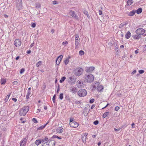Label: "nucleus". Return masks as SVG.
I'll list each match as a JSON object with an SVG mask.
<instances>
[{
    "label": "nucleus",
    "instance_id": "c9c22d12",
    "mask_svg": "<svg viewBox=\"0 0 146 146\" xmlns=\"http://www.w3.org/2000/svg\"><path fill=\"white\" fill-rule=\"evenodd\" d=\"M63 93H61L60 94V95H59V98L60 99L62 100L63 99Z\"/></svg>",
    "mask_w": 146,
    "mask_h": 146
},
{
    "label": "nucleus",
    "instance_id": "09e8293b",
    "mask_svg": "<svg viewBox=\"0 0 146 146\" xmlns=\"http://www.w3.org/2000/svg\"><path fill=\"white\" fill-rule=\"evenodd\" d=\"M36 25V24L35 23H33L31 25V27L33 28H35V27Z\"/></svg>",
    "mask_w": 146,
    "mask_h": 146
},
{
    "label": "nucleus",
    "instance_id": "72a5a7b5",
    "mask_svg": "<svg viewBox=\"0 0 146 146\" xmlns=\"http://www.w3.org/2000/svg\"><path fill=\"white\" fill-rule=\"evenodd\" d=\"M52 138H57L59 139H61V137H58L56 135H53Z\"/></svg>",
    "mask_w": 146,
    "mask_h": 146
},
{
    "label": "nucleus",
    "instance_id": "79ce46f5",
    "mask_svg": "<svg viewBox=\"0 0 146 146\" xmlns=\"http://www.w3.org/2000/svg\"><path fill=\"white\" fill-rule=\"evenodd\" d=\"M65 100H70L69 96H66L65 98Z\"/></svg>",
    "mask_w": 146,
    "mask_h": 146
},
{
    "label": "nucleus",
    "instance_id": "6e6d98bb",
    "mask_svg": "<svg viewBox=\"0 0 146 146\" xmlns=\"http://www.w3.org/2000/svg\"><path fill=\"white\" fill-rule=\"evenodd\" d=\"M57 62H56V64L57 65H59L60 63V61H59L58 60V61H57Z\"/></svg>",
    "mask_w": 146,
    "mask_h": 146
},
{
    "label": "nucleus",
    "instance_id": "49530a36",
    "mask_svg": "<svg viewBox=\"0 0 146 146\" xmlns=\"http://www.w3.org/2000/svg\"><path fill=\"white\" fill-rule=\"evenodd\" d=\"M139 73L140 74H142L144 72V71L143 70H139Z\"/></svg>",
    "mask_w": 146,
    "mask_h": 146
},
{
    "label": "nucleus",
    "instance_id": "4468645a",
    "mask_svg": "<svg viewBox=\"0 0 146 146\" xmlns=\"http://www.w3.org/2000/svg\"><path fill=\"white\" fill-rule=\"evenodd\" d=\"M69 124L71 127L74 128L77 127L79 125L78 123L75 121L72 122L71 123H69Z\"/></svg>",
    "mask_w": 146,
    "mask_h": 146
},
{
    "label": "nucleus",
    "instance_id": "393cba45",
    "mask_svg": "<svg viewBox=\"0 0 146 146\" xmlns=\"http://www.w3.org/2000/svg\"><path fill=\"white\" fill-rule=\"evenodd\" d=\"M133 3V1L132 0H128L127 1L128 5H131Z\"/></svg>",
    "mask_w": 146,
    "mask_h": 146
},
{
    "label": "nucleus",
    "instance_id": "7ed1b4c3",
    "mask_svg": "<svg viewBox=\"0 0 146 146\" xmlns=\"http://www.w3.org/2000/svg\"><path fill=\"white\" fill-rule=\"evenodd\" d=\"M84 70L81 68H77L73 70V72L76 76H79L83 72Z\"/></svg>",
    "mask_w": 146,
    "mask_h": 146
},
{
    "label": "nucleus",
    "instance_id": "864d4df0",
    "mask_svg": "<svg viewBox=\"0 0 146 146\" xmlns=\"http://www.w3.org/2000/svg\"><path fill=\"white\" fill-rule=\"evenodd\" d=\"M74 122L73 121V119L72 118H70V123H71L72 122Z\"/></svg>",
    "mask_w": 146,
    "mask_h": 146
},
{
    "label": "nucleus",
    "instance_id": "4be33fe9",
    "mask_svg": "<svg viewBox=\"0 0 146 146\" xmlns=\"http://www.w3.org/2000/svg\"><path fill=\"white\" fill-rule=\"evenodd\" d=\"M70 58V56H69L68 58H66V60L64 61V62L65 64L66 65H67V64L69 62V59Z\"/></svg>",
    "mask_w": 146,
    "mask_h": 146
},
{
    "label": "nucleus",
    "instance_id": "f03ea898",
    "mask_svg": "<svg viewBox=\"0 0 146 146\" xmlns=\"http://www.w3.org/2000/svg\"><path fill=\"white\" fill-rule=\"evenodd\" d=\"M86 81L87 82L91 83L93 82L94 80V76L91 74H86L85 76Z\"/></svg>",
    "mask_w": 146,
    "mask_h": 146
},
{
    "label": "nucleus",
    "instance_id": "338daca9",
    "mask_svg": "<svg viewBox=\"0 0 146 146\" xmlns=\"http://www.w3.org/2000/svg\"><path fill=\"white\" fill-rule=\"evenodd\" d=\"M138 50H139L138 49H137V50H135V53L136 54L138 53Z\"/></svg>",
    "mask_w": 146,
    "mask_h": 146
},
{
    "label": "nucleus",
    "instance_id": "37998d69",
    "mask_svg": "<svg viewBox=\"0 0 146 146\" xmlns=\"http://www.w3.org/2000/svg\"><path fill=\"white\" fill-rule=\"evenodd\" d=\"M25 71V69H24L23 68L21 69L20 71V73L21 74H22Z\"/></svg>",
    "mask_w": 146,
    "mask_h": 146
},
{
    "label": "nucleus",
    "instance_id": "3c124183",
    "mask_svg": "<svg viewBox=\"0 0 146 146\" xmlns=\"http://www.w3.org/2000/svg\"><path fill=\"white\" fill-rule=\"evenodd\" d=\"M13 84L14 85H16L17 84V82L16 81H15L13 82Z\"/></svg>",
    "mask_w": 146,
    "mask_h": 146
},
{
    "label": "nucleus",
    "instance_id": "a211bd4d",
    "mask_svg": "<svg viewBox=\"0 0 146 146\" xmlns=\"http://www.w3.org/2000/svg\"><path fill=\"white\" fill-rule=\"evenodd\" d=\"M69 79L71 80V82L73 84H75L76 81V78H73L71 76L69 77Z\"/></svg>",
    "mask_w": 146,
    "mask_h": 146
},
{
    "label": "nucleus",
    "instance_id": "412c9836",
    "mask_svg": "<svg viewBox=\"0 0 146 146\" xmlns=\"http://www.w3.org/2000/svg\"><path fill=\"white\" fill-rule=\"evenodd\" d=\"M136 11H135L133 10L129 13L128 15L130 16H133L134 15Z\"/></svg>",
    "mask_w": 146,
    "mask_h": 146
},
{
    "label": "nucleus",
    "instance_id": "a878e982",
    "mask_svg": "<svg viewBox=\"0 0 146 146\" xmlns=\"http://www.w3.org/2000/svg\"><path fill=\"white\" fill-rule=\"evenodd\" d=\"M141 37V35H135L133 36V38L134 39H139Z\"/></svg>",
    "mask_w": 146,
    "mask_h": 146
},
{
    "label": "nucleus",
    "instance_id": "f3484780",
    "mask_svg": "<svg viewBox=\"0 0 146 146\" xmlns=\"http://www.w3.org/2000/svg\"><path fill=\"white\" fill-rule=\"evenodd\" d=\"M63 128L62 127H60L57 129V131L58 133H60L63 132Z\"/></svg>",
    "mask_w": 146,
    "mask_h": 146
},
{
    "label": "nucleus",
    "instance_id": "a19ab883",
    "mask_svg": "<svg viewBox=\"0 0 146 146\" xmlns=\"http://www.w3.org/2000/svg\"><path fill=\"white\" fill-rule=\"evenodd\" d=\"M94 124L95 125H97L99 123V121L98 120H96L94 122Z\"/></svg>",
    "mask_w": 146,
    "mask_h": 146
},
{
    "label": "nucleus",
    "instance_id": "a18cd8bd",
    "mask_svg": "<svg viewBox=\"0 0 146 146\" xmlns=\"http://www.w3.org/2000/svg\"><path fill=\"white\" fill-rule=\"evenodd\" d=\"M55 98H56V95L55 94V95H54V96H53V97L52 98V101H53V102L54 103L55 102Z\"/></svg>",
    "mask_w": 146,
    "mask_h": 146
},
{
    "label": "nucleus",
    "instance_id": "4d7b16f0",
    "mask_svg": "<svg viewBox=\"0 0 146 146\" xmlns=\"http://www.w3.org/2000/svg\"><path fill=\"white\" fill-rule=\"evenodd\" d=\"M75 102L77 104H79L80 103V101H76Z\"/></svg>",
    "mask_w": 146,
    "mask_h": 146
},
{
    "label": "nucleus",
    "instance_id": "f257e3e1",
    "mask_svg": "<svg viewBox=\"0 0 146 146\" xmlns=\"http://www.w3.org/2000/svg\"><path fill=\"white\" fill-rule=\"evenodd\" d=\"M29 107L28 106H26L23 107L20 109L19 114L21 116H25L29 111Z\"/></svg>",
    "mask_w": 146,
    "mask_h": 146
},
{
    "label": "nucleus",
    "instance_id": "ea45409f",
    "mask_svg": "<svg viewBox=\"0 0 146 146\" xmlns=\"http://www.w3.org/2000/svg\"><path fill=\"white\" fill-rule=\"evenodd\" d=\"M92 87V90H95L96 88L97 87V86L95 84V85H93Z\"/></svg>",
    "mask_w": 146,
    "mask_h": 146
},
{
    "label": "nucleus",
    "instance_id": "c756f323",
    "mask_svg": "<svg viewBox=\"0 0 146 146\" xmlns=\"http://www.w3.org/2000/svg\"><path fill=\"white\" fill-rule=\"evenodd\" d=\"M66 78L65 76H63L61 78L60 80V82L61 83H62L63 82H64Z\"/></svg>",
    "mask_w": 146,
    "mask_h": 146
},
{
    "label": "nucleus",
    "instance_id": "0eeeda50",
    "mask_svg": "<svg viewBox=\"0 0 146 146\" xmlns=\"http://www.w3.org/2000/svg\"><path fill=\"white\" fill-rule=\"evenodd\" d=\"M80 42V38L78 35H75V48H78L79 43Z\"/></svg>",
    "mask_w": 146,
    "mask_h": 146
},
{
    "label": "nucleus",
    "instance_id": "ddd939ff",
    "mask_svg": "<svg viewBox=\"0 0 146 146\" xmlns=\"http://www.w3.org/2000/svg\"><path fill=\"white\" fill-rule=\"evenodd\" d=\"M55 141L54 140H51L49 139L48 141L47 145L46 146H54L55 145Z\"/></svg>",
    "mask_w": 146,
    "mask_h": 146
},
{
    "label": "nucleus",
    "instance_id": "774afa93",
    "mask_svg": "<svg viewBox=\"0 0 146 146\" xmlns=\"http://www.w3.org/2000/svg\"><path fill=\"white\" fill-rule=\"evenodd\" d=\"M53 3L54 5H55L57 4L56 1H53Z\"/></svg>",
    "mask_w": 146,
    "mask_h": 146
},
{
    "label": "nucleus",
    "instance_id": "423d86ee",
    "mask_svg": "<svg viewBox=\"0 0 146 146\" xmlns=\"http://www.w3.org/2000/svg\"><path fill=\"white\" fill-rule=\"evenodd\" d=\"M145 32V30L143 29L139 28L137 29L135 31L136 33L139 35H142Z\"/></svg>",
    "mask_w": 146,
    "mask_h": 146
},
{
    "label": "nucleus",
    "instance_id": "39448f33",
    "mask_svg": "<svg viewBox=\"0 0 146 146\" xmlns=\"http://www.w3.org/2000/svg\"><path fill=\"white\" fill-rule=\"evenodd\" d=\"M69 14L72 16V17L74 18L76 20L78 19V17L75 11L71 10L69 12Z\"/></svg>",
    "mask_w": 146,
    "mask_h": 146
},
{
    "label": "nucleus",
    "instance_id": "6e6552de",
    "mask_svg": "<svg viewBox=\"0 0 146 146\" xmlns=\"http://www.w3.org/2000/svg\"><path fill=\"white\" fill-rule=\"evenodd\" d=\"M48 141V138L47 137H45L44 139H42V146H46L47 145Z\"/></svg>",
    "mask_w": 146,
    "mask_h": 146
},
{
    "label": "nucleus",
    "instance_id": "7c9ffc66",
    "mask_svg": "<svg viewBox=\"0 0 146 146\" xmlns=\"http://www.w3.org/2000/svg\"><path fill=\"white\" fill-rule=\"evenodd\" d=\"M11 93H10L9 95H7V96H6V98L5 99V102H7L9 99V98L10 97V95H11Z\"/></svg>",
    "mask_w": 146,
    "mask_h": 146
},
{
    "label": "nucleus",
    "instance_id": "f704fd0d",
    "mask_svg": "<svg viewBox=\"0 0 146 146\" xmlns=\"http://www.w3.org/2000/svg\"><path fill=\"white\" fill-rule=\"evenodd\" d=\"M84 54V52L83 50H81L79 52V54L80 55H83Z\"/></svg>",
    "mask_w": 146,
    "mask_h": 146
},
{
    "label": "nucleus",
    "instance_id": "69168bd1",
    "mask_svg": "<svg viewBox=\"0 0 146 146\" xmlns=\"http://www.w3.org/2000/svg\"><path fill=\"white\" fill-rule=\"evenodd\" d=\"M134 125H135V124L134 123H132V124H131V126H132V128H135V127H134Z\"/></svg>",
    "mask_w": 146,
    "mask_h": 146
},
{
    "label": "nucleus",
    "instance_id": "680f3d73",
    "mask_svg": "<svg viewBox=\"0 0 146 146\" xmlns=\"http://www.w3.org/2000/svg\"><path fill=\"white\" fill-rule=\"evenodd\" d=\"M60 88H58L57 91V94H58L59 93V91L60 90Z\"/></svg>",
    "mask_w": 146,
    "mask_h": 146
},
{
    "label": "nucleus",
    "instance_id": "473e14b6",
    "mask_svg": "<svg viewBox=\"0 0 146 146\" xmlns=\"http://www.w3.org/2000/svg\"><path fill=\"white\" fill-rule=\"evenodd\" d=\"M45 127V125H42L40 127H38L37 129V130H42Z\"/></svg>",
    "mask_w": 146,
    "mask_h": 146
},
{
    "label": "nucleus",
    "instance_id": "dca6fc26",
    "mask_svg": "<svg viewBox=\"0 0 146 146\" xmlns=\"http://www.w3.org/2000/svg\"><path fill=\"white\" fill-rule=\"evenodd\" d=\"M42 143V139H37L35 142V143L37 145H38L41 143Z\"/></svg>",
    "mask_w": 146,
    "mask_h": 146
},
{
    "label": "nucleus",
    "instance_id": "0e129e2a",
    "mask_svg": "<svg viewBox=\"0 0 146 146\" xmlns=\"http://www.w3.org/2000/svg\"><path fill=\"white\" fill-rule=\"evenodd\" d=\"M31 92L30 91L28 90V92H27V95H30V94H31Z\"/></svg>",
    "mask_w": 146,
    "mask_h": 146
},
{
    "label": "nucleus",
    "instance_id": "e433bc0d",
    "mask_svg": "<svg viewBox=\"0 0 146 146\" xmlns=\"http://www.w3.org/2000/svg\"><path fill=\"white\" fill-rule=\"evenodd\" d=\"M88 133H85L84 134V135L83 136H84V137H85L84 138V141L85 142L86 141V139L87 138L86 136L88 135Z\"/></svg>",
    "mask_w": 146,
    "mask_h": 146
},
{
    "label": "nucleus",
    "instance_id": "c03bdc74",
    "mask_svg": "<svg viewBox=\"0 0 146 146\" xmlns=\"http://www.w3.org/2000/svg\"><path fill=\"white\" fill-rule=\"evenodd\" d=\"M94 99H92L90 100L89 102L90 103H92L94 102Z\"/></svg>",
    "mask_w": 146,
    "mask_h": 146
},
{
    "label": "nucleus",
    "instance_id": "20e7f679",
    "mask_svg": "<svg viewBox=\"0 0 146 146\" xmlns=\"http://www.w3.org/2000/svg\"><path fill=\"white\" fill-rule=\"evenodd\" d=\"M78 96L80 97H84L87 94L86 90L84 89H81L78 92Z\"/></svg>",
    "mask_w": 146,
    "mask_h": 146
},
{
    "label": "nucleus",
    "instance_id": "603ef678",
    "mask_svg": "<svg viewBox=\"0 0 146 146\" xmlns=\"http://www.w3.org/2000/svg\"><path fill=\"white\" fill-rule=\"evenodd\" d=\"M85 137H84V136H82V140L83 141V142L84 143H85L86 142L84 141Z\"/></svg>",
    "mask_w": 146,
    "mask_h": 146
},
{
    "label": "nucleus",
    "instance_id": "8fccbe9b",
    "mask_svg": "<svg viewBox=\"0 0 146 146\" xmlns=\"http://www.w3.org/2000/svg\"><path fill=\"white\" fill-rule=\"evenodd\" d=\"M68 42L67 41H65L64 42H63V43H62V44H64L65 45H66L67 44H68Z\"/></svg>",
    "mask_w": 146,
    "mask_h": 146
},
{
    "label": "nucleus",
    "instance_id": "bf43d9fd",
    "mask_svg": "<svg viewBox=\"0 0 146 146\" xmlns=\"http://www.w3.org/2000/svg\"><path fill=\"white\" fill-rule=\"evenodd\" d=\"M95 104H93L91 107V109H93L95 107Z\"/></svg>",
    "mask_w": 146,
    "mask_h": 146
},
{
    "label": "nucleus",
    "instance_id": "cd10ccee",
    "mask_svg": "<svg viewBox=\"0 0 146 146\" xmlns=\"http://www.w3.org/2000/svg\"><path fill=\"white\" fill-rule=\"evenodd\" d=\"M6 81L5 79H1V84L2 85L6 83Z\"/></svg>",
    "mask_w": 146,
    "mask_h": 146
},
{
    "label": "nucleus",
    "instance_id": "de8ad7c7",
    "mask_svg": "<svg viewBox=\"0 0 146 146\" xmlns=\"http://www.w3.org/2000/svg\"><path fill=\"white\" fill-rule=\"evenodd\" d=\"M119 109V108L118 106H116L115 108V110L116 111H117Z\"/></svg>",
    "mask_w": 146,
    "mask_h": 146
},
{
    "label": "nucleus",
    "instance_id": "2eb2a0df",
    "mask_svg": "<svg viewBox=\"0 0 146 146\" xmlns=\"http://www.w3.org/2000/svg\"><path fill=\"white\" fill-rule=\"evenodd\" d=\"M95 68L93 66L90 67L89 68H86V72L87 73L91 72L93 70H94Z\"/></svg>",
    "mask_w": 146,
    "mask_h": 146
},
{
    "label": "nucleus",
    "instance_id": "4c0bfd02",
    "mask_svg": "<svg viewBox=\"0 0 146 146\" xmlns=\"http://www.w3.org/2000/svg\"><path fill=\"white\" fill-rule=\"evenodd\" d=\"M41 63H42V62L41 61H39L36 64V66H37V67H39Z\"/></svg>",
    "mask_w": 146,
    "mask_h": 146
},
{
    "label": "nucleus",
    "instance_id": "1a4fd4ad",
    "mask_svg": "<svg viewBox=\"0 0 146 146\" xmlns=\"http://www.w3.org/2000/svg\"><path fill=\"white\" fill-rule=\"evenodd\" d=\"M96 85L97 86V89L98 91L100 92L101 91V90L103 88V86L102 85H99L100 83L99 82H96L95 83Z\"/></svg>",
    "mask_w": 146,
    "mask_h": 146
},
{
    "label": "nucleus",
    "instance_id": "58836bf2",
    "mask_svg": "<svg viewBox=\"0 0 146 146\" xmlns=\"http://www.w3.org/2000/svg\"><path fill=\"white\" fill-rule=\"evenodd\" d=\"M32 121L35 123H38L37 120L35 118H33L32 119Z\"/></svg>",
    "mask_w": 146,
    "mask_h": 146
},
{
    "label": "nucleus",
    "instance_id": "6ab92c4d",
    "mask_svg": "<svg viewBox=\"0 0 146 146\" xmlns=\"http://www.w3.org/2000/svg\"><path fill=\"white\" fill-rule=\"evenodd\" d=\"M83 83H82L81 81H79L78 82V84L77 85V86L79 88H82L83 86Z\"/></svg>",
    "mask_w": 146,
    "mask_h": 146
},
{
    "label": "nucleus",
    "instance_id": "2f4dec72",
    "mask_svg": "<svg viewBox=\"0 0 146 146\" xmlns=\"http://www.w3.org/2000/svg\"><path fill=\"white\" fill-rule=\"evenodd\" d=\"M84 13L89 18L90 17V16L89 15L87 11L84 10Z\"/></svg>",
    "mask_w": 146,
    "mask_h": 146
},
{
    "label": "nucleus",
    "instance_id": "5fc2aeb1",
    "mask_svg": "<svg viewBox=\"0 0 146 146\" xmlns=\"http://www.w3.org/2000/svg\"><path fill=\"white\" fill-rule=\"evenodd\" d=\"M114 130H115V131H119L120 130V128H118V129H116L115 128H114Z\"/></svg>",
    "mask_w": 146,
    "mask_h": 146
},
{
    "label": "nucleus",
    "instance_id": "9d476101",
    "mask_svg": "<svg viewBox=\"0 0 146 146\" xmlns=\"http://www.w3.org/2000/svg\"><path fill=\"white\" fill-rule=\"evenodd\" d=\"M28 137L26 139V137L23 138L20 142V146H25L27 142Z\"/></svg>",
    "mask_w": 146,
    "mask_h": 146
},
{
    "label": "nucleus",
    "instance_id": "052dcab7",
    "mask_svg": "<svg viewBox=\"0 0 146 146\" xmlns=\"http://www.w3.org/2000/svg\"><path fill=\"white\" fill-rule=\"evenodd\" d=\"M12 100L14 101L15 102H16L17 101V100L16 98H13L12 99Z\"/></svg>",
    "mask_w": 146,
    "mask_h": 146
},
{
    "label": "nucleus",
    "instance_id": "aec40b11",
    "mask_svg": "<svg viewBox=\"0 0 146 146\" xmlns=\"http://www.w3.org/2000/svg\"><path fill=\"white\" fill-rule=\"evenodd\" d=\"M131 34L129 32H128L125 35V38L127 39L129 38L131 36Z\"/></svg>",
    "mask_w": 146,
    "mask_h": 146
},
{
    "label": "nucleus",
    "instance_id": "bb28decb",
    "mask_svg": "<svg viewBox=\"0 0 146 146\" xmlns=\"http://www.w3.org/2000/svg\"><path fill=\"white\" fill-rule=\"evenodd\" d=\"M127 23L126 22H123L120 24L119 27L120 28H122L124 26V25H126L127 24Z\"/></svg>",
    "mask_w": 146,
    "mask_h": 146
},
{
    "label": "nucleus",
    "instance_id": "9b49d317",
    "mask_svg": "<svg viewBox=\"0 0 146 146\" xmlns=\"http://www.w3.org/2000/svg\"><path fill=\"white\" fill-rule=\"evenodd\" d=\"M77 90V89L76 87L73 86L70 88V92H71L73 94H74L76 93Z\"/></svg>",
    "mask_w": 146,
    "mask_h": 146
},
{
    "label": "nucleus",
    "instance_id": "e2e57ef3",
    "mask_svg": "<svg viewBox=\"0 0 146 146\" xmlns=\"http://www.w3.org/2000/svg\"><path fill=\"white\" fill-rule=\"evenodd\" d=\"M136 70H134V71H133L131 73V74H134L136 72Z\"/></svg>",
    "mask_w": 146,
    "mask_h": 146
},
{
    "label": "nucleus",
    "instance_id": "13d9d810",
    "mask_svg": "<svg viewBox=\"0 0 146 146\" xmlns=\"http://www.w3.org/2000/svg\"><path fill=\"white\" fill-rule=\"evenodd\" d=\"M99 14L100 15H101L102 14V11L101 10H99Z\"/></svg>",
    "mask_w": 146,
    "mask_h": 146
},
{
    "label": "nucleus",
    "instance_id": "b1692460",
    "mask_svg": "<svg viewBox=\"0 0 146 146\" xmlns=\"http://www.w3.org/2000/svg\"><path fill=\"white\" fill-rule=\"evenodd\" d=\"M63 58V56L62 55H60L58 56L56 60V62H57V61H58V60L59 61H61V60Z\"/></svg>",
    "mask_w": 146,
    "mask_h": 146
},
{
    "label": "nucleus",
    "instance_id": "f8f14e48",
    "mask_svg": "<svg viewBox=\"0 0 146 146\" xmlns=\"http://www.w3.org/2000/svg\"><path fill=\"white\" fill-rule=\"evenodd\" d=\"M14 44L16 47H19L21 44V40L19 39H15L14 42Z\"/></svg>",
    "mask_w": 146,
    "mask_h": 146
},
{
    "label": "nucleus",
    "instance_id": "c85d7f7f",
    "mask_svg": "<svg viewBox=\"0 0 146 146\" xmlns=\"http://www.w3.org/2000/svg\"><path fill=\"white\" fill-rule=\"evenodd\" d=\"M109 113V112H106L103 114L102 115V117L103 118H105L107 117Z\"/></svg>",
    "mask_w": 146,
    "mask_h": 146
},
{
    "label": "nucleus",
    "instance_id": "5701e85b",
    "mask_svg": "<svg viewBox=\"0 0 146 146\" xmlns=\"http://www.w3.org/2000/svg\"><path fill=\"white\" fill-rule=\"evenodd\" d=\"M136 12L137 14H139L141 13L142 11V9L141 8H139L136 10Z\"/></svg>",
    "mask_w": 146,
    "mask_h": 146
}]
</instances>
